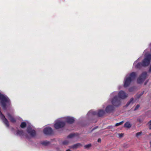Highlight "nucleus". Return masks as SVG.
Listing matches in <instances>:
<instances>
[{
	"instance_id": "22",
	"label": "nucleus",
	"mask_w": 151,
	"mask_h": 151,
	"mask_svg": "<svg viewBox=\"0 0 151 151\" xmlns=\"http://www.w3.org/2000/svg\"><path fill=\"white\" fill-rule=\"evenodd\" d=\"M69 140H68V139H67L64 141L63 142V144L64 145H67L69 143Z\"/></svg>"
},
{
	"instance_id": "38",
	"label": "nucleus",
	"mask_w": 151,
	"mask_h": 151,
	"mask_svg": "<svg viewBox=\"0 0 151 151\" xmlns=\"http://www.w3.org/2000/svg\"><path fill=\"white\" fill-rule=\"evenodd\" d=\"M150 147H151V141L150 142Z\"/></svg>"
},
{
	"instance_id": "20",
	"label": "nucleus",
	"mask_w": 151,
	"mask_h": 151,
	"mask_svg": "<svg viewBox=\"0 0 151 151\" xmlns=\"http://www.w3.org/2000/svg\"><path fill=\"white\" fill-rule=\"evenodd\" d=\"M50 142L47 141H45L42 142V144L46 146L50 144Z\"/></svg>"
},
{
	"instance_id": "35",
	"label": "nucleus",
	"mask_w": 151,
	"mask_h": 151,
	"mask_svg": "<svg viewBox=\"0 0 151 151\" xmlns=\"http://www.w3.org/2000/svg\"><path fill=\"white\" fill-rule=\"evenodd\" d=\"M149 128L150 129H151V126H150L149 127Z\"/></svg>"
},
{
	"instance_id": "39",
	"label": "nucleus",
	"mask_w": 151,
	"mask_h": 151,
	"mask_svg": "<svg viewBox=\"0 0 151 151\" xmlns=\"http://www.w3.org/2000/svg\"><path fill=\"white\" fill-rule=\"evenodd\" d=\"M124 147L125 148H127V147H126L125 146H124Z\"/></svg>"
},
{
	"instance_id": "1",
	"label": "nucleus",
	"mask_w": 151,
	"mask_h": 151,
	"mask_svg": "<svg viewBox=\"0 0 151 151\" xmlns=\"http://www.w3.org/2000/svg\"><path fill=\"white\" fill-rule=\"evenodd\" d=\"M0 103L3 109L5 110H6L7 107L11 105L10 101L8 97L0 93Z\"/></svg>"
},
{
	"instance_id": "18",
	"label": "nucleus",
	"mask_w": 151,
	"mask_h": 151,
	"mask_svg": "<svg viewBox=\"0 0 151 151\" xmlns=\"http://www.w3.org/2000/svg\"><path fill=\"white\" fill-rule=\"evenodd\" d=\"M134 102V99L132 98L127 103L126 105L127 106H128L129 104H133Z\"/></svg>"
},
{
	"instance_id": "4",
	"label": "nucleus",
	"mask_w": 151,
	"mask_h": 151,
	"mask_svg": "<svg viewBox=\"0 0 151 151\" xmlns=\"http://www.w3.org/2000/svg\"><path fill=\"white\" fill-rule=\"evenodd\" d=\"M117 94L116 91H114L112 93L110 96L112 97L115 96L112 99L111 101L112 105L114 107H118L120 106L121 104V99L116 95Z\"/></svg>"
},
{
	"instance_id": "17",
	"label": "nucleus",
	"mask_w": 151,
	"mask_h": 151,
	"mask_svg": "<svg viewBox=\"0 0 151 151\" xmlns=\"http://www.w3.org/2000/svg\"><path fill=\"white\" fill-rule=\"evenodd\" d=\"M132 125L129 122H126L124 124V126L127 128H129L131 127Z\"/></svg>"
},
{
	"instance_id": "10",
	"label": "nucleus",
	"mask_w": 151,
	"mask_h": 151,
	"mask_svg": "<svg viewBox=\"0 0 151 151\" xmlns=\"http://www.w3.org/2000/svg\"><path fill=\"white\" fill-rule=\"evenodd\" d=\"M16 134L17 135H19L20 136L21 138L25 137L27 139H29V137L28 136L26 133H24L22 130H18Z\"/></svg>"
},
{
	"instance_id": "11",
	"label": "nucleus",
	"mask_w": 151,
	"mask_h": 151,
	"mask_svg": "<svg viewBox=\"0 0 151 151\" xmlns=\"http://www.w3.org/2000/svg\"><path fill=\"white\" fill-rule=\"evenodd\" d=\"M62 119L65 122H66L69 123H72L74 121V119L73 117L69 116L64 117Z\"/></svg>"
},
{
	"instance_id": "33",
	"label": "nucleus",
	"mask_w": 151,
	"mask_h": 151,
	"mask_svg": "<svg viewBox=\"0 0 151 151\" xmlns=\"http://www.w3.org/2000/svg\"><path fill=\"white\" fill-rule=\"evenodd\" d=\"M142 95V94H139V96H138V98H139Z\"/></svg>"
},
{
	"instance_id": "14",
	"label": "nucleus",
	"mask_w": 151,
	"mask_h": 151,
	"mask_svg": "<svg viewBox=\"0 0 151 151\" xmlns=\"http://www.w3.org/2000/svg\"><path fill=\"white\" fill-rule=\"evenodd\" d=\"M7 115L8 118L10 120V121L13 122L14 123L16 122V120L9 113H7Z\"/></svg>"
},
{
	"instance_id": "36",
	"label": "nucleus",
	"mask_w": 151,
	"mask_h": 151,
	"mask_svg": "<svg viewBox=\"0 0 151 151\" xmlns=\"http://www.w3.org/2000/svg\"><path fill=\"white\" fill-rule=\"evenodd\" d=\"M149 46L150 47L151 46V43L150 44Z\"/></svg>"
},
{
	"instance_id": "13",
	"label": "nucleus",
	"mask_w": 151,
	"mask_h": 151,
	"mask_svg": "<svg viewBox=\"0 0 151 151\" xmlns=\"http://www.w3.org/2000/svg\"><path fill=\"white\" fill-rule=\"evenodd\" d=\"M43 131L44 133L47 135H50L53 132L52 129L49 127H47L45 128Z\"/></svg>"
},
{
	"instance_id": "28",
	"label": "nucleus",
	"mask_w": 151,
	"mask_h": 151,
	"mask_svg": "<svg viewBox=\"0 0 151 151\" xmlns=\"http://www.w3.org/2000/svg\"><path fill=\"white\" fill-rule=\"evenodd\" d=\"M119 137L120 138H121L123 136V134H119Z\"/></svg>"
},
{
	"instance_id": "34",
	"label": "nucleus",
	"mask_w": 151,
	"mask_h": 151,
	"mask_svg": "<svg viewBox=\"0 0 151 151\" xmlns=\"http://www.w3.org/2000/svg\"><path fill=\"white\" fill-rule=\"evenodd\" d=\"M66 151H71V150H70L69 149H68V150H67Z\"/></svg>"
},
{
	"instance_id": "16",
	"label": "nucleus",
	"mask_w": 151,
	"mask_h": 151,
	"mask_svg": "<svg viewBox=\"0 0 151 151\" xmlns=\"http://www.w3.org/2000/svg\"><path fill=\"white\" fill-rule=\"evenodd\" d=\"M144 57H151V54L148 52L147 49L145 50L143 52Z\"/></svg>"
},
{
	"instance_id": "23",
	"label": "nucleus",
	"mask_w": 151,
	"mask_h": 151,
	"mask_svg": "<svg viewBox=\"0 0 151 151\" xmlns=\"http://www.w3.org/2000/svg\"><path fill=\"white\" fill-rule=\"evenodd\" d=\"M26 125V123L25 122H22L20 125V127L21 128H23L25 127Z\"/></svg>"
},
{
	"instance_id": "24",
	"label": "nucleus",
	"mask_w": 151,
	"mask_h": 151,
	"mask_svg": "<svg viewBox=\"0 0 151 151\" xmlns=\"http://www.w3.org/2000/svg\"><path fill=\"white\" fill-rule=\"evenodd\" d=\"M142 133V132H137L135 134V136L136 137L138 138L139 136H141Z\"/></svg>"
},
{
	"instance_id": "21",
	"label": "nucleus",
	"mask_w": 151,
	"mask_h": 151,
	"mask_svg": "<svg viewBox=\"0 0 151 151\" xmlns=\"http://www.w3.org/2000/svg\"><path fill=\"white\" fill-rule=\"evenodd\" d=\"M91 144H88L85 145L84 146V148L85 149H88L89 148L91 147Z\"/></svg>"
},
{
	"instance_id": "32",
	"label": "nucleus",
	"mask_w": 151,
	"mask_h": 151,
	"mask_svg": "<svg viewBox=\"0 0 151 151\" xmlns=\"http://www.w3.org/2000/svg\"><path fill=\"white\" fill-rule=\"evenodd\" d=\"M97 128V127H94L93 128V129L92 130H94L96 128Z\"/></svg>"
},
{
	"instance_id": "9",
	"label": "nucleus",
	"mask_w": 151,
	"mask_h": 151,
	"mask_svg": "<svg viewBox=\"0 0 151 151\" xmlns=\"http://www.w3.org/2000/svg\"><path fill=\"white\" fill-rule=\"evenodd\" d=\"M27 131V133L30 135V136L28 135L29 137L28 139H30L31 137H34L36 136V133L35 130L32 129L31 127H28Z\"/></svg>"
},
{
	"instance_id": "27",
	"label": "nucleus",
	"mask_w": 151,
	"mask_h": 151,
	"mask_svg": "<svg viewBox=\"0 0 151 151\" xmlns=\"http://www.w3.org/2000/svg\"><path fill=\"white\" fill-rule=\"evenodd\" d=\"M140 106L138 104L135 107V109H134V110L135 111L137 110L138 108Z\"/></svg>"
},
{
	"instance_id": "12",
	"label": "nucleus",
	"mask_w": 151,
	"mask_h": 151,
	"mask_svg": "<svg viewBox=\"0 0 151 151\" xmlns=\"http://www.w3.org/2000/svg\"><path fill=\"white\" fill-rule=\"evenodd\" d=\"M114 109V107L113 105H108L106 107L105 111L107 113H110L112 112Z\"/></svg>"
},
{
	"instance_id": "30",
	"label": "nucleus",
	"mask_w": 151,
	"mask_h": 151,
	"mask_svg": "<svg viewBox=\"0 0 151 151\" xmlns=\"http://www.w3.org/2000/svg\"><path fill=\"white\" fill-rule=\"evenodd\" d=\"M101 139L100 138H99L98 140V142H101Z\"/></svg>"
},
{
	"instance_id": "19",
	"label": "nucleus",
	"mask_w": 151,
	"mask_h": 151,
	"mask_svg": "<svg viewBox=\"0 0 151 151\" xmlns=\"http://www.w3.org/2000/svg\"><path fill=\"white\" fill-rule=\"evenodd\" d=\"M82 146V145L80 143H78L76 144H75L73 145L72 146V147L73 148H77L79 147Z\"/></svg>"
},
{
	"instance_id": "37",
	"label": "nucleus",
	"mask_w": 151,
	"mask_h": 151,
	"mask_svg": "<svg viewBox=\"0 0 151 151\" xmlns=\"http://www.w3.org/2000/svg\"><path fill=\"white\" fill-rule=\"evenodd\" d=\"M125 145V146H126V147H128V145H127V144H126V145Z\"/></svg>"
},
{
	"instance_id": "3",
	"label": "nucleus",
	"mask_w": 151,
	"mask_h": 151,
	"mask_svg": "<svg viewBox=\"0 0 151 151\" xmlns=\"http://www.w3.org/2000/svg\"><path fill=\"white\" fill-rule=\"evenodd\" d=\"M137 76V74L133 72L129 75H127L125 78L124 81V86L125 87L128 86L132 81L134 80Z\"/></svg>"
},
{
	"instance_id": "6",
	"label": "nucleus",
	"mask_w": 151,
	"mask_h": 151,
	"mask_svg": "<svg viewBox=\"0 0 151 151\" xmlns=\"http://www.w3.org/2000/svg\"><path fill=\"white\" fill-rule=\"evenodd\" d=\"M128 94L122 90L120 91L118 93V97L121 100H124L128 97Z\"/></svg>"
},
{
	"instance_id": "25",
	"label": "nucleus",
	"mask_w": 151,
	"mask_h": 151,
	"mask_svg": "<svg viewBox=\"0 0 151 151\" xmlns=\"http://www.w3.org/2000/svg\"><path fill=\"white\" fill-rule=\"evenodd\" d=\"M124 123V121H121V122H120L116 123L115 124V126H116H116H119L121 125V124H122Z\"/></svg>"
},
{
	"instance_id": "15",
	"label": "nucleus",
	"mask_w": 151,
	"mask_h": 151,
	"mask_svg": "<svg viewBox=\"0 0 151 151\" xmlns=\"http://www.w3.org/2000/svg\"><path fill=\"white\" fill-rule=\"evenodd\" d=\"M78 136V134L76 133H73L69 134L67 137V138L72 139L74 137Z\"/></svg>"
},
{
	"instance_id": "29",
	"label": "nucleus",
	"mask_w": 151,
	"mask_h": 151,
	"mask_svg": "<svg viewBox=\"0 0 151 151\" xmlns=\"http://www.w3.org/2000/svg\"><path fill=\"white\" fill-rule=\"evenodd\" d=\"M149 72H151V65L150 66L149 69Z\"/></svg>"
},
{
	"instance_id": "26",
	"label": "nucleus",
	"mask_w": 151,
	"mask_h": 151,
	"mask_svg": "<svg viewBox=\"0 0 151 151\" xmlns=\"http://www.w3.org/2000/svg\"><path fill=\"white\" fill-rule=\"evenodd\" d=\"M143 119L142 118H138L137 119V121L139 123H141L143 121Z\"/></svg>"
},
{
	"instance_id": "5",
	"label": "nucleus",
	"mask_w": 151,
	"mask_h": 151,
	"mask_svg": "<svg viewBox=\"0 0 151 151\" xmlns=\"http://www.w3.org/2000/svg\"><path fill=\"white\" fill-rule=\"evenodd\" d=\"M65 124V122L64 121L62 118L57 120L54 125L55 128L56 129L63 127Z\"/></svg>"
},
{
	"instance_id": "31",
	"label": "nucleus",
	"mask_w": 151,
	"mask_h": 151,
	"mask_svg": "<svg viewBox=\"0 0 151 151\" xmlns=\"http://www.w3.org/2000/svg\"><path fill=\"white\" fill-rule=\"evenodd\" d=\"M149 126H151V120L149 122Z\"/></svg>"
},
{
	"instance_id": "2",
	"label": "nucleus",
	"mask_w": 151,
	"mask_h": 151,
	"mask_svg": "<svg viewBox=\"0 0 151 151\" xmlns=\"http://www.w3.org/2000/svg\"><path fill=\"white\" fill-rule=\"evenodd\" d=\"M151 57H146L143 60L141 63H138L139 60V58L134 63V65L137 68H139L142 66L146 67L148 66L150 63Z\"/></svg>"
},
{
	"instance_id": "7",
	"label": "nucleus",
	"mask_w": 151,
	"mask_h": 151,
	"mask_svg": "<svg viewBox=\"0 0 151 151\" xmlns=\"http://www.w3.org/2000/svg\"><path fill=\"white\" fill-rule=\"evenodd\" d=\"M105 112L104 111L102 110H100L97 113L96 112L90 111L87 114L89 116H92L97 114L99 116L101 117L103 116L105 114Z\"/></svg>"
},
{
	"instance_id": "8",
	"label": "nucleus",
	"mask_w": 151,
	"mask_h": 151,
	"mask_svg": "<svg viewBox=\"0 0 151 151\" xmlns=\"http://www.w3.org/2000/svg\"><path fill=\"white\" fill-rule=\"evenodd\" d=\"M147 76V72H144L142 73L137 79L138 83H142L146 79Z\"/></svg>"
}]
</instances>
